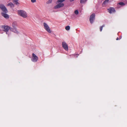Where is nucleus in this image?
I'll return each mask as SVG.
<instances>
[{
	"instance_id": "5701e85b",
	"label": "nucleus",
	"mask_w": 127,
	"mask_h": 127,
	"mask_svg": "<svg viewBox=\"0 0 127 127\" xmlns=\"http://www.w3.org/2000/svg\"><path fill=\"white\" fill-rule=\"evenodd\" d=\"M121 37L119 39V38H118V37H117L116 39V40H118L119 39H121Z\"/></svg>"
},
{
	"instance_id": "4be33fe9",
	"label": "nucleus",
	"mask_w": 127,
	"mask_h": 127,
	"mask_svg": "<svg viewBox=\"0 0 127 127\" xmlns=\"http://www.w3.org/2000/svg\"><path fill=\"white\" fill-rule=\"evenodd\" d=\"M36 0H31V1L32 3H34L36 2Z\"/></svg>"
},
{
	"instance_id": "0eeeda50",
	"label": "nucleus",
	"mask_w": 127,
	"mask_h": 127,
	"mask_svg": "<svg viewBox=\"0 0 127 127\" xmlns=\"http://www.w3.org/2000/svg\"><path fill=\"white\" fill-rule=\"evenodd\" d=\"M62 45L63 48L66 51L68 50V46L67 44L65 42H62Z\"/></svg>"
},
{
	"instance_id": "ddd939ff",
	"label": "nucleus",
	"mask_w": 127,
	"mask_h": 127,
	"mask_svg": "<svg viewBox=\"0 0 127 127\" xmlns=\"http://www.w3.org/2000/svg\"><path fill=\"white\" fill-rule=\"evenodd\" d=\"M18 0H13V2L15 4H16V5H18L19 4V3L18 1Z\"/></svg>"
},
{
	"instance_id": "423d86ee",
	"label": "nucleus",
	"mask_w": 127,
	"mask_h": 127,
	"mask_svg": "<svg viewBox=\"0 0 127 127\" xmlns=\"http://www.w3.org/2000/svg\"><path fill=\"white\" fill-rule=\"evenodd\" d=\"M2 29H4L3 30L6 32L7 34V32L8 31L9 29L10 30V29H11L9 27L7 26H2Z\"/></svg>"
},
{
	"instance_id": "2eb2a0df",
	"label": "nucleus",
	"mask_w": 127,
	"mask_h": 127,
	"mask_svg": "<svg viewBox=\"0 0 127 127\" xmlns=\"http://www.w3.org/2000/svg\"><path fill=\"white\" fill-rule=\"evenodd\" d=\"M70 29V27L69 26H68L65 27V29L66 30L68 31Z\"/></svg>"
},
{
	"instance_id": "6ab92c4d",
	"label": "nucleus",
	"mask_w": 127,
	"mask_h": 127,
	"mask_svg": "<svg viewBox=\"0 0 127 127\" xmlns=\"http://www.w3.org/2000/svg\"><path fill=\"white\" fill-rule=\"evenodd\" d=\"M52 2V0H49L46 3L47 4H49V3H51Z\"/></svg>"
},
{
	"instance_id": "aec40b11",
	"label": "nucleus",
	"mask_w": 127,
	"mask_h": 127,
	"mask_svg": "<svg viewBox=\"0 0 127 127\" xmlns=\"http://www.w3.org/2000/svg\"><path fill=\"white\" fill-rule=\"evenodd\" d=\"M75 14L76 15H77L78 14L79 12L78 10H76L74 11Z\"/></svg>"
},
{
	"instance_id": "6e6552de",
	"label": "nucleus",
	"mask_w": 127,
	"mask_h": 127,
	"mask_svg": "<svg viewBox=\"0 0 127 127\" xmlns=\"http://www.w3.org/2000/svg\"><path fill=\"white\" fill-rule=\"evenodd\" d=\"M108 11L110 13H112L116 11L114 8L112 7H110L109 8L107 9Z\"/></svg>"
},
{
	"instance_id": "f03ea898",
	"label": "nucleus",
	"mask_w": 127,
	"mask_h": 127,
	"mask_svg": "<svg viewBox=\"0 0 127 127\" xmlns=\"http://www.w3.org/2000/svg\"><path fill=\"white\" fill-rule=\"evenodd\" d=\"M38 59V57L34 53L32 54L31 61L34 62H36Z\"/></svg>"
},
{
	"instance_id": "412c9836",
	"label": "nucleus",
	"mask_w": 127,
	"mask_h": 127,
	"mask_svg": "<svg viewBox=\"0 0 127 127\" xmlns=\"http://www.w3.org/2000/svg\"><path fill=\"white\" fill-rule=\"evenodd\" d=\"M12 25L14 29H15V28H16L15 26L14 25V24H13Z\"/></svg>"
},
{
	"instance_id": "a211bd4d",
	"label": "nucleus",
	"mask_w": 127,
	"mask_h": 127,
	"mask_svg": "<svg viewBox=\"0 0 127 127\" xmlns=\"http://www.w3.org/2000/svg\"><path fill=\"white\" fill-rule=\"evenodd\" d=\"M118 4L121 5H125V4L123 2H120L118 3Z\"/></svg>"
},
{
	"instance_id": "9d476101",
	"label": "nucleus",
	"mask_w": 127,
	"mask_h": 127,
	"mask_svg": "<svg viewBox=\"0 0 127 127\" xmlns=\"http://www.w3.org/2000/svg\"><path fill=\"white\" fill-rule=\"evenodd\" d=\"M7 6H10L11 8H13L14 7V5L13 3L10 2L7 5Z\"/></svg>"
},
{
	"instance_id": "f257e3e1",
	"label": "nucleus",
	"mask_w": 127,
	"mask_h": 127,
	"mask_svg": "<svg viewBox=\"0 0 127 127\" xmlns=\"http://www.w3.org/2000/svg\"><path fill=\"white\" fill-rule=\"evenodd\" d=\"M18 15L23 18H26L27 17V13L25 11L22 10L18 11Z\"/></svg>"
},
{
	"instance_id": "39448f33",
	"label": "nucleus",
	"mask_w": 127,
	"mask_h": 127,
	"mask_svg": "<svg viewBox=\"0 0 127 127\" xmlns=\"http://www.w3.org/2000/svg\"><path fill=\"white\" fill-rule=\"evenodd\" d=\"M0 8L3 12L5 13H7V9L3 5L1 4L0 6Z\"/></svg>"
},
{
	"instance_id": "7ed1b4c3",
	"label": "nucleus",
	"mask_w": 127,
	"mask_h": 127,
	"mask_svg": "<svg viewBox=\"0 0 127 127\" xmlns=\"http://www.w3.org/2000/svg\"><path fill=\"white\" fill-rule=\"evenodd\" d=\"M43 25L44 27V28L45 30L48 32L51 33V32L50 28L47 24L45 23H43Z\"/></svg>"
},
{
	"instance_id": "b1692460",
	"label": "nucleus",
	"mask_w": 127,
	"mask_h": 127,
	"mask_svg": "<svg viewBox=\"0 0 127 127\" xmlns=\"http://www.w3.org/2000/svg\"><path fill=\"white\" fill-rule=\"evenodd\" d=\"M74 0H70V1L72 2Z\"/></svg>"
},
{
	"instance_id": "1a4fd4ad",
	"label": "nucleus",
	"mask_w": 127,
	"mask_h": 127,
	"mask_svg": "<svg viewBox=\"0 0 127 127\" xmlns=\"http://www.w3.org/2000/svg\"><path fill=\"white\" fill-rule=\"evenodd\" d=\"M64 6V4L63 3H60L55 6L54 8L55 9L61 7H63Z\"/></svg>"
},
{
	"instance_id": "dca6fc26",
	"label": "nucleus",
	"mask_w": 127,
	"mask_h": 127,
	"mask_svg": "<svg viewBox=\"0 0 127 127\" xmlns=\"http://www.w3.org/2000/svg\"><path fill=\"white\" fill-rule=\"evenodd\" d=\"M109 1V0H105L103 2V4H106L107 3H108Z\"/></svg>"
},
{
	"instance_id": "f8f14e48",
	"label": "nucleus",
	"mask_w": 127,
	"mask_h": 127,
	"mask_svg": "<svg viewBox=\"0 0 127 127\" xmlns=\"http://www.w3.org/2000/svg\"><path fill=\"white\" fill-rule=\"evenodd\" d=\"M10 30L17 33L18 34L19 33V32L16 30V28L13 29L12 28H11V29H10Z\"/></svg>"
},
{
	"instance_id": "20e7f679",
	"label": "nucleus",
	"mask_w": 127,
	"mask_h": 127,
	"mask_svg": "<svg viewBox=\"0 0 127 127\" xmlns=\"http://www.w3.org/2000/svg\"><path fill=\"white\" fill-rule=\"evenodd\" d=\"M95 14L94 13H93L90 17L89 20L90 23L91 24L93 23L94 20L95 19Z\"/></svg>"
},
{
	"instance_id": "4468645a",
	"label": "nucleus",
	"mask_w": 127,
	"mask_h": 127,
	"mask_svg": "<svg viewBox=\"0 0 127 127\" xmlns=\"http://www.w3.org/2000/svg\"><path fill=\"white\" fill-rule=\"evenodd\" d=\"M87 1V0H80V2L81 3H85Z\"/></svg>"
},
{
	"instance_id": "f3484780",
	"label": "nucleus",
	"mask_w": 127,
	"mask_h": 127,
	"mask_svg": "<svg viewBox=\"0 0 127 127\" xmlns=\"http://www.w3.org/2000/svg\"><path fill=\"white\" fill-rule=\"evenodd\" d=\"M105 25H103L102 26H101L100 28V32H101L102 30L103 27H104Z\"/></svg>"
},
{
	"instance_id": "9b49d317",
	"label": "nucleus",
	"mask_w": 127,
	"mask_h": 127,
	"mask_svg": "<svg viewBox=\"0 0 127 127\" xmlns=\"http://www.w3.org/2000/svg\"><path fill=\"white\" fill-rule=\"evenodd\" d=\"M2 16H3L5 18H6V19H8L9 18V16L7 14H6V13H2Z\"/></svg>"
}]
</instances>
